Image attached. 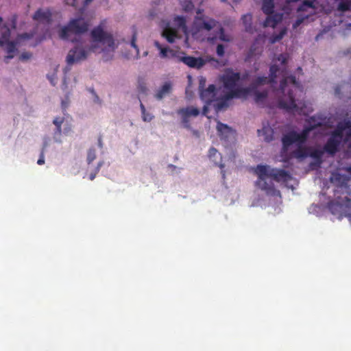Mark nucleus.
I'll return each mask as SVG.
<instances>
[{"mask_svg": "<svg viewBox=\"0 0 351 351\" xmlns=\"http://www.w3.org/2000/svg\"><path fill=\"white\" fill-rule=\"evenodd\" d=\"M178 58L189 67L197 69L202 68L204 65H205L207 63L210 64V65L213 67H218L221 65V62L219 60L208 56L197 58L192 56H178Z\"/></svg>", "mask_w": 351, "mask_h": 351, "instance_id": "nucleus-10", "label": "nucleus"}, {"mask_svg": "<svg viewBox=\"0 0 351 351\" xmlns=\"http://www.w3.org/2000/svg\"><path fill=\"white\" fill-rule=\"evenodd\" d=\"M337 3V10L341 12L349 10L351 8V0H335Z\"/></svg>", "mask_w": 351, "mask_h": 351, "instance_id": "nucleus-25", "label": "nucleus"}, {"mask_svg": "<svg viewBox=\"0 0 351 351\" xmlns=\"http://www.w3.org/2000/svg\"><path fill=\"white\" fill-rule=\"evenodd\" d=\"M350 178L346 175L338 172H333L330 178L331 183L335 188L332 189L335 194L333 199L328 204L331 214L338 219L347 217L351 224V197L347 195H339V190H347V184Z\"/></svg>", "mask_w": 351, "mask_h": 351, "instance_id": "nucleus-4", "label": "nucleus"}, {"mask_svg": "<svg viewBox=\"0 0 351 351\" xmlns=\"http://www.w3.org/2000/svg\"><path fill=\"white\" fill-rule=\"evenodd\" d=\"M285 34H286V29L281 30L279 34H278L276 35H273L271 37L270 42L271 43H275L276 42L280 41L283 38V36H285Z\"/></svg>", "mask_w": 351, "mask_h": 351, "instance_id": "nucleus-31", "label": "nucleus"}, {"mask_svg": "<svg viewBox=\"0 0 351 351\" xmlns=\"http://www.w3.org/2000/svg\"><path fill=\"white\" fill-rule=\"evenodd\" d=\"M59 65H55L54 73L52 74H48L47 77L50 81L51 84L53 85H56L58 82V77L56 75V72L58 69Z\"/></svg>", "mask_w": 351, "mask_h": 351, "instance_id": "nucleus-28", "label": "nucleus"}, {"mask_svg": "<svg viewBox=\"0 0 351 351\" xmlns=\"http://www.w3.org/2000/svg\"><path fill=\"white\" fill-rule=\"evenodd\" d=\"M51 140L49 138H45L43 141V149L49 146Z\"/></svg>", "mask_w": 351, "mask_h": 351, "instance_id": "nucleus-37", "label": "nucleus"}, {"mask_svg": "<svg viewBox=\"0 0 351 351\" xmlns=\"http://www.w3.org/2000/svg\"><path fill=\"white\" fill-rule=\"evenodd\" d=\"M209 159L216 165L222 169L224 167V165L221 162L222 158L221 154L214 148L211 147L208 151Z\"/></svg>", "mask_w": 351, "mask_h": 351, "instance_id": "nucleus-20", "label": "nucleus"}, {"mask_svg": "<svg viewBox=\"0 0 351 351\" xmlns=\"http://www.w3.org/2000/svg\"><path fill=\"white\" fill-rule=\"evenodd\" d=\"M174 25L184 34H187V27L186 25V19L183 16H176L174 19Z\"/></svg>", "mask_w": 351, "mask_h": 351, "instance_id": "nucleus-23", "label": "nucleus"}, {"mask_svg": "<svg viewBox=\"0 0 351 351\" xmlns=\"http://www.w3.org/2000/svg\"><path fill=\"white\" fill-rule=\"evenodd\" d=\"M173 90V84L171 82H165L156 91L155 98L161 100L169 96Z\"/></svg>", "mask_w": 351, "mask_h": 351, "instance_id": "nucleus-17", "label": "nucleus"}, {"mask_svg": "<svg viewBox=\"0 0 351 351\" xmlns=\"http://www.w3.org/2000/svg\"><path fill=\"white\" fill-rule=\"evenodd\" d=\"M217 130L221 139L226 141H232L234 139V131L227 125L217 123Z\"/></svg>", "mask_w": 351, "mask_h": 351, "instance_id": "nucleus-14", "label": "nucleus"}, {"mask_svg": "<svg viewBox=\"0 0 351 351\" xmlns=\"http://www.w3.org/2000/svg\"><path fill=\"white\" fill-rule=\"evenodd\" d=\"M76 1L77 0H64L65 3L67 5H71L75 7L76 5Z\"/></svg>", "mask_w": 351, "mask_h": 351, "instance_id": "nucleus-38", "label": "nucleus"}, {"mask_svg": "<svg viewBox=\"0 0 351 351\" xmlns=\"http://www.w3.org/2000/svg\"><path fill=\"white\" fill-rule=\"evenodd\" d=\"M180 116L182 124L184 128L191 129L190 121L192 117H196L199 114L198 108L193 106L182 108L177 111Z\"/></svg>", "mask_w": 351, "mask_h": 351, "instance_id": "nucleus-12", "label": "nucleus"}, {"mask_svg": "<svg viewBox=\"0 0 351 351\" xmlns=\"http://www.w3.org/2000/svg\"><path fill=\"white\" fill-rule=\"evenodd\" d=\"M216 34L213 36H208V40L212 43L216 42L217 39L223 42L229 43L232 40V36L225 32L224 28L219 23V26L215 29Z\"/></svg>", "mask_w": 351, "mask_h": 351, "instance_id": "nucleus-15", "label": "nucleus"}, {"mask_svg": "<svg viewBox=\"0 0 351 351\" xmlns=\"http://www.w3.org/2000/svg\"><path fill=\"white\" fill-rule=\"evenodd\" d=\"M93 0H84V6H87L90 3H91ZM106 3L107 4L108 0H104Z\"/></svg>", "mask_w": 351, "mask_h": 351, "instance_id": "nucleus-39", "label": "nucleus"}, {"mask_svg": "<svg viewBox=\"0 0 351 351\" xmlns=\"http://www.w3.org/2000/svg\"><path fill=\"white\" fill-rule=\"evenodd\" d=\"M274 6L273 0L263 1L262 10L266 14H267V17L263 24L265 27H274L282 19L281 14H273Z\"/></svg>", "mask_w": 351, "mask_h": 351, "instance_id": "nucleus-11", "label": "nucleus"}, {"mask_svg": "<svg viewBox=\"0 0 351 351\" xmlns=\"http://www.w3.org/2000/svg\"><path fill=\"white\" fill-rule=\"evenodd\" d=\"M88 22L82 17L73 18L70 20L67 25L60 28L59 37L62 40H73L75 35H79L86 32L88 29Z\"/></svg>", "mask_w": 351, "mask_h": 351, "instance_id": "nucleus-6", "label": "nucleus"}, {"mask_svg": "<svg viewBox=\"0 0 351 351\" xmlns=\"http://www.w3.org/2000/svg\"><path fill=\"white\" fill-rule=\"evenodd\" d=\"M206 84L205 78L199 80V94L201 99L204 102L203 114L206 115L208 108L213 106L216 110H220L227 105L228 99L221 89L216 90L215 86L210 85L207 88L204 89Z\"/></svg>", "mask_w": 351, "mask_h": 351, "instance_id": "nucleus-5", "label": "nucleus"}, {"mask_svg": "<svg viewBox=\"0 0 351 351\" xmlns=\"http://www.w3.org/2000/svg\"><path fill=\"white\" fill-rule=\"evenodd\" d=\"M219 23L213 18L208 16L202 15L201 10H198L197 16L193 22L192 28V34L195 35L201 31L210 32L212 29H216Z\"/></svg>", "mask_w": 351, "mask_h": 351, "instance_id": "nucleus-9", "label": "nucleus"}, {"mask_svg": "<svg viewBox=\"0 0 351 351\" xmlns=\"http://www.w3.org/2000/svg\"><path fill=\"white\" fill-rule=\"evenodd\" d=\"M53 125L52 132L53 141L61 145L64 142V136H70L73 133L71 124L64 116H56L53 119Z\"/></svg>", "mask_w": 351, "mask_h": 351, "instance_id": "nucleus-7", "label": "nucleus"}, {"mask_svg": "<svg viewBox=\"0 0 351 351\" xmlns=\"http://www.w3.org/2000/svg\"><path fill=\"white\" fill-rule=\"evenodd\" d=\"M308 14H306L304 17H302V18H298L296 21L295 22V23L293 24V27L295 28L297 27L298 26H299L304 21V18H307L308 17Z\"/></svg>", "mask_w": 351, "mask_h": 351, "instance_id": "nucleus-36", "label": "nucleus"}, {"mask_svg": "<svg viewBox=\"0 0 351 351\" xmlns=\"http://www.w3.org/2000/svg\"><path fill=\"white\" fill-rule=\"evenodd\" d=\"M38 165H42L45 163V159L43 156H41L37 161Z\"/></svg>", "mask_w": 351, "mask_h": 351, "instance_id": "nucleus-40", "label": "nucleus"}, {"mask_svg": "<svg viewBox=\"0 0 351 351\" xmlns=\"http://www.w3.org/2000/svg\"><path fill=\"white\" fill-rule=\"evenodd\" d=\"M154 46L160 51V56L161 58H173L179 56L173 50L168 47H162L158 41L154 42Z\"/></svg>", "mask_w": 351, "mask_h": 351, "instance_id": "nucleus-19", "label": "nucleus"}, {"mask_svg": "<svg viewBox=\"0 0 351 351\" xmlns=\"http://www.w3.org/2000/svg\"><path fill=\"white\" fill-rule=\"evenodd\" d=\"M216 53L219 57H223L225 53V46L222 44H218L216 48Z\"/></svg>", "mask_w": 351, "mask_h": 351, "instance_id": "nucleus-34", "label": "nucleus"}, {"mask_svg": "<svg viewBox=\"0 0 351 351\" xmlns=\"http://www.w3.org/2000/svg\"><path fill=\"white\" fill-rule=\"evenodd\" d=\"M32 57V53H29V52H23L20 57H19V59L22 61H27L28 60H29Z\"/></svg>", "mask_w": 351, "mask_h": 351, "instance_id": "nucleus-35", "label": "nucleus"}, {"mask_svg": "<svg viewBox=\"0 0 351 351\" xmlns=\"http://www.w3.org/2000/svg\"><path fill=\"white\" fill-rule=\"evenodd\" d=\"M346 30L348 32H351V23L347 25Z\"/></svg>", "mask_w": 351, "mask_h": 351, "instance_id": "nucleus-43", "label": "nucleus"}, {"mask_svg": "<svg viewBox=\"0 0 351 351\" xmlns=\"http://www.w3.org/2000/svg\"><path fill=\"white\" fill-rule=\"evenodd\" d=\"M345 170L351 175V165L346 167Z\"/></svg>", "mask_w": 351, "mask_h": 351, "instance_id": "nucleus-42", "label": "nucleus"}, {"mask_svg": "<svg viewBox=\"0 0 351 351\" xmlns=\"http://www.w3.org/2000/svg\"><path fill=\"white\" fill-rule=\"evenodd\" d=\"M289 56L280 54L276 58H274L269 69V77L257 76L252 82L249 87L243 88L240 86V75L239 73L231 70H227L223 74L221 80L226 90L223 93L228 100L234 97H245L247 95L253 97L257 104L263 103L269 97V93L265 86L269 85L274 88L276 84V77L278 75L283 77L280 82V88L274 91V97L278 100L279 106L292 112L306 114L311 109L306 110L304 101L295 100L293 90L302 92V88L295 77H285V66Z\"/></svg>", "mask_w": 351, "mask_h": 351, "instance_id": "nucleus-1", "label": "nucleus"}, {"mask_svg": "<svg viewBox=\"0 0 351 351\" xmlns=\"http://www.w3.org/2000/svg\"><path fill=\"white\" fill-rule=\"evenodd\" d=\"M98 145L99 147H102V146H103V143H102V141L101 139H99V141H98Z\"/></svg>", "mask_w": 351, "mask_h": 351, "instance_id": "nucleus-44", "label": "nucleus"}, {"mask_svg": "<svg viewBox=\"0 0 351 351\" xmlns=\"http://www.w3.org/2000/svg\"><path fill=\"white\" fill-rule=\"evenodd\" d=\"M221 1L223 2V3H229L228 0H221Z\"/></svg>", "mask_w": 351, "mask_h": 351, "instance_id": "nucleus-45", "label": "nucleus"}, {"mask_svg": "<svg viewBox=\"0 0 351 351\" xmlns=\"http://www.w3.org/2000/svg\"><path fill=\"white\" fill-rule=\"evenodd\" d=\"M97 156V151L95 148H90L88 150L86 160L88 164H90Z\"/></svg>", "mask_w": 351, "mask_h": 351, "instance_id": "nucleus-27", "label": "nucleus"}, {"mask_svg": "<svg viewBox=\"0 0 351 351\" xmlns=\"http://www.w3.org/2000/svg\"><path fill=\"white\" fill-rule=\"evenodd\" d=\"M243 24L246 32L253 33L254 28L252 25V15L250 14H245L241 18Z\"/></svg>", "mask_w": 351, "mask_h": 351, "instance_id": "nucleus-22", "label": "nucleus"}, {"mask_svg": "<svg viewBox=\"0 0 351 351\" xmlns=\"http://www.w3.org/2000/svg\"><path fill=\"white\" fill-rule=\"evenodd\" d=\"M103 165H104V161H99L97 163V165L95 167L94 171H93V172H91L90 173L89 178H90V180H93L95 179V178L96 177L97 173L99 172L100 168L103 166Z\"/></svg>", "mask_w": 351, "mask_h": 351, "instance_id": "nucleus-32", "label": "nucleus"}, {"mask_svg": "<svg viewBox=\"0 0 351 351\" xmlns=\"http://www.w3.org/2000/svg\"><path fill=\"white\" fill-rule=\"evenodd\" d=\"M181 5L183 10H184L185 12H191L194 8V5L191 1L185 0L181 1Z\"/></svg>", "mask_w": 351, "mask_h": 351, "instance_id": "nucleus-29", "label": "nucleus"}, {"mask_svg": "<svg viewBox=\"0 0 351 351\" xmlns=\"http://www.w3.org/2000/svg\"><path fill=\"white\" fill-rule=\"evenodd\" d=\"M257 132L258 136L266 142H270L274 138V130L268 123H263L262 128L258 130Z\"/></svg>", "mask_w": 351, "mask_h": 351, "instance_id": "nucleus-18", "label": "nucleus"}, {"mask_svg": "<svg viewBox=\"0 0 351 351\" xmlns=\"http://www.w3.org/2000/svg\"><path fill=\"white\" fill-rule=\"evenodd\" d=\"M10 31L8 29L5 31V32L3 33L0 39V45L8 53V55L5 57V60L6 62H8L10 60L14 57L17 52V46L19 44L20 40L22 39H29L31 37H33V34L25 33L19 35L16 40L14 41H10Z\"/></svg>", "mask_w": 351, "mask_h": 351, "instance_id": "nucleus-8", "label": "nucleus"}, {"mask_svg": "<svg viewBox=\"0 0 351 351\" xmlns=\"http://www.w3.org/2000/svg\"><path fill=\"white\" fill-rule=\"evenodd\" d=\"M51 14L49 10H38L34 15L33 19L38 24L46 25L51 21Z\"/></svg>", "mask_w": 351, "mask_h": 351, "instance_id": "nucleus-16", "label": "nucleus"}, {"mask_svg": "<svg viewBox=\"0 0 351 351\" xmlns=\"http://www.w3.org/2000/svg\"><path fill=\"white\" fill-rule=\"evenodd\" d=\"M141 115L142 119L145 122H149L152 120L153 116L152 114L147 112L145 110V106L143 104H141Z\"/></svg>", "mask_w": 351, "mask_h": 351, "instance_id": "nucleus-26", "label": "nucleus"}, {"mask_svg": "<svg viewBox=\"0 0 351 351\" xmlns=\"http://www.w3.org/2000/svg\"><path fill=\"white\" fill-rule=\"evenodd\" d=\"M136 35L134 34L132 36V38L130 45L135 49L136 58L138 59V58H139V49L136 44Z\"/></svg>", "mask_w": 351, "mask_h": 351, "instance_id": "nucleus-33", "label": "nucleus"}, {"mask_svg": "<svg viewBox=\"0 0 351 351\" xmlns=\"http://www.w3.org/2000/svg\"><path fill=\"white\" fill-rule=\"evenodd\" d=\"M68 106V102L66 101H62V106L63 108H65Z\"/></svg>", "mask_w": 351, "mask_h": 351, "instance_id": "nucleus-41", "label": "nucleus"}, {"mask_svg": "<svg viewBox=\"0 0 351 351\" xmlns=\"http://www.w3.org/2000/svg\"><path fill=\"white\" fill-rule=\"evenodd\" d=\"M308 213L317 217L322 216L324 213V207L322 205L312 204L308 208Z\"/></svg>", "mask_w": 351, "mask_h": 351, "instance_id": "nucleus-24", "label": "nucleus"}, {"mask_svg": "<svg viewBox=\"0 0 351 351\" xmlns=\"http://www.w3.org/2000/svg\"><path fill=\"white\" fill-rule=\"evenodd\" d=\"M63 73L62 89L66 94H70L79 82L80 74L76 72H65V67L63 69Z\"/></svg>", "mask_w": 351, "mask_h": 351, "instance_id": "nucleus-13", "label": "nucleus"}, {"mask_svg": "<svg viewBox=\"0 0 351 351\" xmlns=\"http://www.w3.org/2000/svg\"><path fill=\"white\" fill-rule=\"evenodd\" d=\"M308 9L313 10V3L308 1H304L303 3L298 8V11H307Z\"/></svg>", "mask_w": 351, "mask_h": 351, "instance_id": "nucleus-30", "label": "nucleus"}, {"mask_svg": "<svg viewBox=\"0 0 351 351\" xmlns=\"http://www.w3.org/2000/svg\"><path fill=\"white\" fill-rule=\"evenodd\" d=\"M162 36L166 38V40L172 43L178 38V34L176 29L171 27H165L162 32Z\"/></svg>", "mask_w": 351, "mask_h": 351, "instance_id": "nucleus-21", "label": "nucleus"}, {"mask_svg": "<svg viewBox=\"0 0 351 351\" xmlns=\"http://www.w3.org/2000/svg\"><path fill=\"white\" fill-rule=\"evenodd\" d=\"M194 134H197V131H194Z\"/></svg>", "mask_w": 351, "mask_h": 351, "instance_id": "nucleus-48", "label": "nucleus"}, {"mask_svg": "<svg viewBox=\"0 0 351 351\" xmlns=\"http://www.w3.org/2000/svg\"><path fill=\"white\" fill-rule=\"evenodd\" d=\"M254 173L258 177L256 186L265 197H254L252 205L263 207L266 206L267 202L269 201L270 204H274L272 206L274 207V214L279 213L281 211V195L275 187L274 182H282L287 188L293 190L294 186L297 184V180L284 170L274 169L269 165H257L254 169Z\"/></svg>", "mask_w": 351, "mask_h": 351, "instance_id": "nucleus-2", "label": "nucleus"}, {"mask_svg": "<svg viewBox=\"0 0 351 351\" xmlns=\"http://www.w3.org/2000/svg\"><path fill=\"white\" fill-rule=\"evenodd\" d=\"M91 36L92 41L79 42L68 51L65 59V72L71 71L72 65L86 60L92 52L101 51L106 61L112 58L117 47L112 35L98 26L92 30Z\"/></svg>", "mask_w": 351, "mask_h": 351, "instance_id": "nucleus-3", "label": "nucleus"}, {"mask_svg": "<svg viewBox=\"0 0 351 351\" xmlns=\"http://www.w3.org/2000/svg\"><path fill=\"white\" fill-rule=\"evenodd\" d=\"M239 1H240V0H234V3H239Z\"/></svg>", "mask_w": 351, "mask_h": 351, "instance_id": "nucleus-47", "label": "nucleus"}, {"mask_svg": "<svg viewBox=\"0 0 351 351\" xmlns=\"http://www.w3.org/2000/svg\"><path fill=\"white\" fill-rule=\"evenodd\" d=\"M147 54H148V52H147V51H145V52H144L143 56H147Z\"/></svg>", "mask_w": 351, "mask_h": 351, "instance_id": "nucleus-46", "label": "nucleus"}]
</instances>
